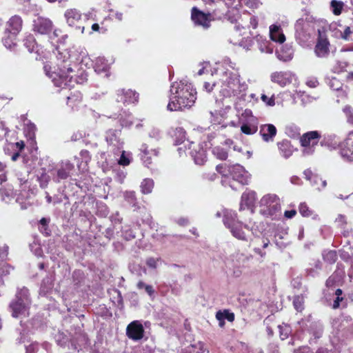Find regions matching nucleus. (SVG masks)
Listing matches in <instances>:
<instances>
[{"mask_svg":"<svg viewBox=\"0 0 353 353\" xmlns=\"http://www.w3.org/2000/svg\"><path fill=\"white\" fill-rule=\"evenodd\" d=\"M216 318L219 321V325H224V320L227 319L228 321L232 322L234 319V314L228 310L219 311L216 314Z\"/></svg>","mask_w":353,"mask_h":353,"instance_id":"28","label":"nucleus"},{"mask_svg":"<svg viewBox=\"0 0 353 353\" xmlns=\"http://www.w3.org/2000/svg\"><path fill=\"white\" fill-rule=\"evenodd\" d=\"M347 66V63L343 61H337L336 65L333 67V71L336 73L343 72Z\"/></svg>","mask_w":353,"mask_h":353,"instance_id":"57","label":"nucleus"},{"mask_svg":"<svg viewBox=\"0 0 353 353\" xmlns=\"http://www.w3.org/2000/svg\"><path fill=\"white\" fill-rule=\"evenodd\" d=\"M85 52L80 47H73L69 50L59 52L57 56V68L52 74L48 70V66H44L46 74L52 78L55 85L64 88L66 86H71L74 79L72 74L78 67V62L85 56Z\"/></svg>","mask_w":353,"mask_h":353,"instance_id":"1","label":"nucleus"},{"mask_svg":"<svg viewBox=\"0 0 353 353\" xmlns=\"http://www.w3.org/2000/svg\"><path fill=\"white\" fill-rule=\"evenodd\" d=\"M124 198L127 202H128L130 204L132 205L133 206L136 205V196L135 192L134 191H126L124 193Z\"/></svg>","mask_w":353,"mask_h":353,"instance_id":"47","label":"nucleus"},{"mask_svg":"<svg viewBox=\"0 0 353 353\" xmlns=\"http://www.w3.org/2000/svg\"><path fill=\"white\" fill-rule=\"evenodd\" d=\"M320 137L317 131H310L300 137L301 145L304 148L303 153L305 155L312 154L314 150L312 148L318 143Z\"/></svg>","mask_w":353,"mask_h":353,"instance_id":"8","label":"nucleus"},{"mask_svg":"<svg viewBox=\"0 0 353 353\" xmlns=\"http://www.w3.org/2000/svg\"><path fill=\"white\" fill-rule=\"evenodd\" d=\"M160 260L161 259L159 258L154 259V258L150 257L146 260V264L149 268L155 269L157 267V263L159 261H160Z\"/></svg>","mask_w":353,"mask_h":353,"instance_id":"60","label":"nucleus"},{"mask_svg":"<svg viewBox=\"0 0 353 353\" xmlns=\"http://www.w3.org/2000/svg\"><path fill=\"white\" fill-rule=\"evenodd\" d=\"M123 236L125 239L130 241L135 238V233L132 230H126L123 232Z\"/></svg>","mask_w":353,"mask_h":353,"instance_id":"64","label":"nucleus"},{"mask_svg":"<svg viewBox=\"0 0 353 353\" xmlns=\"http://www.w3.org/2000/svg\"><path fill=\"white\" fill-rule=\"evenodd\" d=\"M293 78L294 75L290 72H275L270 76L271 81L281 87L291 83Z\"/></svg>","mask_w":353,"mask_h":353,"instance_id":"14","label":"nucleus"},{"mask_svg":"<svg viewBox=\"0 0 353 353\" xmlns=\"http://www.w3.org/2000/svg\"><path fill=\"white\" fill-rule=\"evenodd\" d=\"M212 3H214L216 8L213 10V14L217 18H221L222 16L224 15L227 8L226 5L223 0H217L216 2L214 1L210 0Z\"/></svg>","mask_w":353,"mask_h":353,"instance_id":"27","label":"nucleus"},{"mask_svg":"<svg viewBox=\"0 0 353 353\" xmlns=\"http://www.w3.org/2000/svg\"><path fill=\"white\" fill-rule=\"evenodd\" d=\"M23 26V20L19 15L12 16L6 24V30L11 32L9 36L10 42H8V38L3 39L4 46L8 49H11L16 45V39L17 34L21 32Z\"/></svg>","mask_w":353,"mask_h":353,"instance_id":"6","label":"nucleus"},{"mask_svg":"<svg viewBox=\"0 0 353 353\" xmlns=\"http://www.w3.org/2000/svg\"><path fill=\"white\" fill-rule=\"evenodd\" d=\"M144 329L141 323L138 321L130 323L126 328L128 337L134 341H138L143 338Z\"/></svg>","mask_w":353,"mask_h":353,"instance_id":"12","label":"nucleus"},{"mask_svg":"<svg viewBox=\"0 0 353 353\" xmlns=\"http://www.w3.org/2000/svg\"><path fill=\"white\" fill-rule=\"evenodd\" d=\"M276 54L277 57L280 60L287 61L292 59L293 50L292 49L291 47H285V50H284V47H282L279 51H276Z\"/></svg>","mask_w":353,"mask_h":353,"instance_id":"29","label":"nucleus"},{"mask_svg":"<svg viewBox=\"0 0 353 353\" xmlns=\"http://www.w3.org/2000/svg\"><path fill=\"white\" fill-rule=\"evenodd\" d=\"M242 228L243 223L240 221L236 224V225H232L228 228V229L230 230L232 236L236 239L241 241H247L246 236L245 234V232L243 231Z\"/></svg>","mask_w":353,"mask_h":353,"instance_id":"25","label":"nucleus"},{"mask_svg":"<svg viewBox=\"0 0 353 353\" xmlns=\"http://www.w3.org/2000/svg\"><path fill=\"white\" fill-rule=\"evenodd\" d=\"M191 18L194 24L202 26L204 29H208L210 26V20L208 19V16L195 7L192 10Z\"/></svg>","mask_w":353,"mask_h":353,"instance_id":"16","label":"nucleus"},{"mask_svg":"<svg viewBox=\"0 0 353 353\" xmlns=\"http://www.w3.org/2000/svg\"><path fill=\"white\" fill-rule=\"evenodd\" d=\"M139 93L132 90H119L117 91V101L123 103H133L137 102Z\"/></svg>","mask_w":353,"mask_h":353,"instance_id":"13","label":"nucleus"},{"mask_svg":"<svg viewBox=\"0 0 353 353\" xmlns=\"http://www.w3.org/2000/svg\"><path fill=\"white\" fill-rule=\"evenodd\" d=\"M52 22L41 17H37L33 21V30L41 34H47L52 30Z\"/></svg>","mask_w":353,"mask_h":353,"instance_id":"11","label":"nucleus"},{"mask_svg":"<svg viewBox=\"0 0 353 353\" xmlns=\"http://www.w3.org/2000/svg\"><path fill=\"white\" fill-rule=\"evenodd\" d=\"M257 126L254 123H244L241 127V131L245 134H253L257 131Z\"/></svg>","mask_w":353,"mask_h":353,"instance_id":"38","label":"nucleus"},{"mask_svg":"<svg viewBox=\"0 0 353 353\" xmlns=\"http://www.w3.org/2000/svg\"><path fill=\"white\" fill-rule=\"evenodd\" d=\"M176 145H179L185 140V132L182 128H176L174 130V135Z\"/></svg>","mask_w":353,"mask_h":353,"instance_id":"35","label":"nucleus"},{"mask_svg":"<svg viewBox=\"0 0 353 353\" xmlns=\"http://www.w3.org/2000/svg\"><path fill=\"white\" fill-rule=\"evenodd\" d=\"M330 86L334 90H339L341 88V83L336 79L334 78L330 81Z\"/></svg>","mask_w":353,"mask_h":353,"instance_id":"62","label":"nucleus"},{"mask_svg":"<svg viewBox=\"0 0 353 353\" xmlns=\"http://www.w3.org/2000/svg\"><path fill=\"white\" fill-rule=\"evenodd\" d=\"M344 8V3L341 1L332 0L330 8L334 15L339 16L342 13Z\"/></svg>","mask_w":353,"mask_h":353,"instance_id":"32","label":"nucleus"},{"mask_svg":"<svg viewBox=\"0 0 353 353\" xmlns=\"http://www.w3.org/2000/svg\"><path fill=\"white\" fill-rule=\"evenodd\" d=\"M6 174H7L6 165L2 162H0V181H1V183L6 181V180H7ZM0 185L1 186V184H0Z\"/></svg>","mask_w":353,"mask_h":353,"instance_id":"53","label":"nucleus"},{"mask_svg":"<svg viewBox=\"0 0 353 353\" xmlns=\"http://www.w3.org/2000/svg\"><path fill=\"white\" fill-rule=\"evenodd\" d=\"M94 69L98 74L106 72L109 69V63L104 57H98L95 61Z\"/></svg>","mask_w":353,"mask_h":353,"instance_id":"26","label":"nucleus"},{"mask_svg":"<svg viewBox=\"0 0 353 353\" xmlns=\"http://www.w3.org/2000/svg\"><path fill=\"white\" fill-rule=\"evenodd\" d=\"M140 151L141 152V159L147 167H148L152 163V157H157L159 153V151L156 149L149 150L148 146L146 143L141 145Z\"/></svg>","mask_w":353,"mask_h":353,"instance_id":"21","label":"nucleus"},{"mask_svg":"<svg viewBox=\"0 0 353 353\" xmlns=\"http://www.w3.org/2000/svg\"><path fill=\"white\" fill-rule=\"evenodd\" d=\"M256 201V193L250 191L243 193L241 196V201L240 204V210L245 209V206L250 208L252 206Z\"/></svg>","mask_w":353,"mask_h":353,"instance_id":"23","label":"nucleus"},{"mask_svg":"<svg viewBox=\"0 0 353 353\" xmlns=\"http://www.w3.org/2000/svg\"><path fill=\"white\" fill-rule=\"evenodd\" d=\"M228 172L232 176L233 180L238 181L241 185L248 183L250 174L242 165L239 164L231 165L229 168Z\"/></svg>","mask_w":353,"mask_h":353,"instance_id":"10","label":"nucleus"},{"mask_svg":"<svg viewBox=\"0 0 353 353\" xmlns=\"http://www.w3.org/2000/svg\"><path fill=\"white\" fill-rule=\"evenodd\" d=\"M56 341L57 344L61 347H65L69 342L68 338L63 334H58L56 336Z\"/></svg>","mask_w":353,"mask_h":353,"instance_id":"50","label":"nucleus"},{"mask_svg":"<svg viewBox=\"0 0 353 353\" xmlns=\"http://www.w3.org/2000/svg\"><path fill=\"white\" fill-rule=\"evenodd\" d=\"M191 155L194 158V162L198 165H203L206 161V152L203 148L197 151H192Z\"/></svg>","mask_w":353,"mask_h":353,"instance_id":"31","label":"nucleus"},{"mask_svg":"<svg viewBox=\"0 0 353 353\" xmlns=\"http://www.w3.org/2000/svg\"><path fill=\"white\" fill-rule=\"evenodd\" d=\"M119 152H121V154L120 159L118 161L119 164L121 165H124V166L129 165L130 163V157H128L129 154L127 155L125 152L122 150H121L119 151ZM114 153L117 154V153H119V152H116Z\"/></svg>","mask_w":353,"mask_h":353,"instance_id":"49","label":"nucleus"},{"mask_svg":"<svg viewBox=\"0 0 353 353\" xmlns=\"http://www.w3.org/2000/svg\"><path fill=\"white\" fill-rule=\"evenodd\" d=\"M352 31L351 30L350 27L345 26L343 28V30L341 31L340 37L345 41H352Z\"/></svg>","mask_w":353,"mask_h":353,"instance_id":"46","label":"nucleus"},{"mask_svg":"<svg viewBox=\"0 0 353 353\" xmlns=\"http://www.w3.org/2000/svg\"><path fill=\"white\" fill-rule=\"evenodd\" d=\"M50 181V176L46 173H42L41 176L39 177V181L40 184V187L42 188H46L48 184Z\"/></svg>","mask_w":353,"mask_h":353,"instance_id":"52","label":"nucleus"},{"mask_svg":"<svg viewBox=\"0 0 353 353\" xmlns=\"http://www.w3.org/2000/svg\"><path fill=\"white\" fill-rule=\"evenodd\" d=\"M120 137V130L110 129L106 132L105 140L110 150L113 152H119L123 149V141Z\"/></svg>","mask_w":353,"mask_h":353,"instance_id":"9","label":"nucleus"},{"mask_svg":"<svg viewBox=\"0 0 353 353\" xmlns=\"http://www.w3.org/2000/svg\"><path fill=\"white\" fill-rule=\"evenodd\" d=\"M222 85L220 90L224 97L243 95L248 88L245 82H241L238 70L232 72L228 69L223 71Z\"/></svg>","mask_w":353,"mask_h":353,"instance_id":"3","label":"nucleus"},{"mask_svg":"<svg viewBox=\"0 0 353 353\" xmlns=\"http://www.w3.org/2000/svg\"><path fill=\"white\" fill-rule=\"evenodd\" d=\"M170 101L167 108L177 111L192 107L196 99V92L192 83L185 80L173 83L170 86Z\"/></svg>","mask_w":353,"mask_h":353,"instance_id":"2","label":"nucleus"},{"mask_svg":"<svg viewBox=\"0 0 353 353\" xmlns=\"http://www.w3.org/2000/svg\"><path fill=\"white\" fill-rule=\"evenodd\" d=\"M74 166L72 163H71L68 161H62L59 165V168L57 171V176H54L53 180L59 183L60 180L67 179L71 172L73 170Z\"/></svg>","mask_w":353,"mask_h":353,"instance_id":"17","label":"nucleus"},{"mask_svg":"<svg viewBox=\"0 0 353 353\" xmlns=\"http://www.w3.org/2000/svg\"><path fill=\"white\" fill-rule=\"evenodd\" d=\"M303 303L304 300L303 296H296L294 298L293 305L296 311L301 312L303 310Z\"/></svg>","mask_w":353,"mask_h":353,"instance_id":"45","label":"nucleus"},{"mask_svg":"<svg viewBox=\"0 0 353 353\" xmlns=\"http://www.w3.org/2000/svg\"><path fill=\"white\" fill-rule=\"evenodd\" d=\"M341 156L345 160L353 161V153L348 149H341L340 151Z\"/></svg>","mask_w":353,"mask_h":353,"instance_id":"55","label":"nucleus"},{"mask_svg":"<svg viewBox=\"0 0 353 353\" xmlns=\"http://www.w3.org/2000/svg\"><path fill=\"white\" fill-rule=\"evenodd\" d=\"M203 347L201 343L198 345H193L186 347L183 353H202Z\"/></svg>","mask_w":353,"mask_h":353,"instance_id":"48","label":"nucleus"},{"mask_svg":"<svg viewBox=\"0 0 353 353\" xmlns=\"http://www.w3.org/2000/svg\"><path fill=\"white\" fill-rule=\"evenodd\" d=\"M286 133L288 135L292 138H296L300 137V132L299 130L295 126H288L286 128Z\"/></svg>","mask_w":353,"mask_h":353,"instance_id":"51","label":"nucleus"},{"mask_svg":"<svg viewBox=\"0 0 353 353\" xmlns=\"http://www.w3.org/2000/svg\"><path fill=\"white\" fill-rule=\"evenodd\" d=\"M259 208L261 214L275 219L281 212L279 198L275 194H266L261 198Z\"/></svg>","mask_w":353,"mask_h":353,"instance_id":"5","label":"nucleus"},{"mask_svg":"<svg viewBox=\"0 0 353 353\" xmlns=\"http://www.w3.org/2000/svg\"><path fill=\"white\" fill-rule=\"evenodd\" d=\"M137 288L139 290H145V292L150 296H152L154 294L153 287L150 285H147L143 281H140L137 284Z\"/></svg>","mask_w":353,"mask_h":353,"instance_id":"44","label":"nucleus"},{"mask_svg":"<svg viewBox=\"0 0 353 353\" xmlns=\"http://www.w3.org/2000/svg\"><path fill=\"white\" fill-rule=\"evenodd\" d=\"M23 45L29 52H34L37 48V44L33 36H28L23 40Z\"/></svg>","mask_w":353,"mask_h":353,"instance_id":"36","label":"nucleus"},{"mask_svg":"<svg viewBox=\"0 0 353 353\" xmlns=\"http://www.w3.org/2000/svg\"><path fill=\"white\" fill-rule=\"evenodd\" d=\"M280 154L285 159H288L293 154V148L290 141L283 140L277 143Z\"/></svg>","mask_w":353,"mask_h":353,"instance_id":"24","label":"nucleus"},{"mask_svg":"<svg viewBox=\"0 0 353 353\" xmlns=\"http://www.w3.org/2000/svg\"><path fill=\"white\" fill-rule=\"evenodd\" d=\"M52 287V285L51 282H50V279L46 278L44 279L42 281L41 286V290L43 292H47L48 290L51 289Z\"/></svg>","mask_w":353,"mask_h":353,"instance_id":"58","label":"nucleus"},{"mask_svg":"<svg viewBox=\"0 0 353 353\" xmlns=\"http://www.w3.org/2000/svg\"><path fill=\"white\" fill-rule=\"evenodd\" d=\"M72 277L74 281L77 282V283H80L81 281V279L83 278V273L81 270H75L73 272Z\"/></svg>","mask_w":353,"mask_h":353,"instance_id":"63","label":"nucleus"},{"mask_svg":"<svg viewBox=\"0 0 353 353\" xmlns=\"http://www.w3.org/2000/svg\"><path fill=\"white\" fill-rule=\"evenodd\" d=\"M31 303L28 289L26 287L18 289L15 298L9 304V310L12 316L19 318L28 315Z\"/></svg>","mask_w":353,"mask_h":353,"instance_id":"4","label":"nucleus"},{"mask_svg":"<svg viewBox=\"0 0 353 353\" xmlns=\"http://www.w3.org/2000/svg\"><path fill=\"white\" fill-rule=\"evenodd\" d=\"M341 280V276L337 273L332 274L326 281V286L328 288L335 286Z\"/></svg>","mask_w":353,"mask_h":353,"instance_id":"43","label":"nucleus"},{"mask_svg":"<svg viewBox=\"0 0 353 353\" xmlns=\"http://www.w3.org/2000/svg\"><path fill=\"white\" fill-rule=\"evenodd\" d=\"M143 194H150L154 188V181L151 179H145L140 185Z\"/></svg>","mask_w":353,"mask_h":353,"instance_id":"33","label":"nucleus"},{"mask_svg":"<svg viewBox=\"0 0 353 353\" xmlns=\"http://www.w3.org/2000/svg\"><path fill=\"white\" fill-rule=\"evenodd\" d=\"M213 154L220 160H225L228 158L227 151L221 147H215L212 150Z\"/></svg>","mask_w":353,"mask_h":353,"instance_id":"40","label":"nucleus"},{"mask_svg":"<svg viewBox=\"0 0 353 353\" xmlns=\"http://www.w3.org/2000/svg\"><path fill=\"white\" fill-rule=\"evenodd\" d=\"M343 112L345 114L347 122L353 125V107L346 105L343 108Z\"/></svg>","mask_w":353,"mask_h":353,"instance_id":"41","label":"nucleus"},{"mask_svg":"<svg viewBox=\"0 0 353 353\" xmlns=\"http://www.w3.org/2000/svg\"><path fill=\"white\" fill-rule=\"evenodd\" d=\"M276 128L273 124L261 125L259 134L265 142L272 141L276 134Z\"/></svg>","mask_w":353,"mask_h":353,"instance_id":"19","label":"nucleus"},{"mask_svg":"<svg viewBox=\"0 0 353 353\" xmlns=\"http://www.w3.org/2000/svg\"><path fill=\"white\" fill-rule=\"evenodd\" d=\"M270 37L271 40L279 43L285 41V37L280 25L273 24L270 26Z\"/></svg>","mask_w":353,"mask_h":353,"instance_id":"22","label":"nucleus"},{"mask_svg":"<svg viewBox=\"0 0 353 353\" xmlns=\"http://www.w3.org/2000/svg\"><path fill=\"white\" fill-rule=\"evenodd\" d=\"M322 268V264L321 261H316L314 262L313 267L308 268L306 270L307 275L311 277H315L318 276Z\"/></svg>","mask_w":353,"mask_h":353,"instance_id":"34","label":"nucleus"},{"mask_svg":"<svg viewBox=\"0 0 353 353\" xmlns=\"http://www.w3.org/2000/svg\"><path fill=\"white\" fill-rule=\"evenodd\" d=\"M295 39L301 46H306L311 38L310 26L303 18L299 19L294 25Z\"/></svg>","mask_w":353,"mask_h":353,"instance_id":"7","label":"nucleus"},{"mask_svg":"<svg viewBox=\"0 0 353 353\" xmlns=\"http://www.w3.org/2000/svg\"><path fill=\"white\" fill-rule=\"evenodd\" d=\"M236 348L239 350L240 353H250V347L245 343L239 342L236 345Z\"/></svg>","mask_w":353,"mask_h":353,"instance_id":"61","label":"nucleus"},{"mask_svg":"<svg viewBox=\"0 0 353 353\" xmlns=\"http://www.w3.org/2000/svg\"><path fill=\"white\" fill-rule=\"evenodd\" d=\"M65 17L68 26L75 27L76 28H81L79 24L81 20V14L77 10H67L65 12Z\"/></svg>","mask_w":353,"mask_h":353,"instance_id":"18","label":"nucleus"},{"mask_svg":"<svg viewBox=\"0 0 353 353\" xmlns=\"http://www.w3.org/2000/svg\"><path fill=\"white\" fill-rule=\"evenodd\" d=\"M67 104L72 108L77 106L82 100V94L80 92L76 91L67 97Z\"/></svg>","mask_w":353,"mask_h":353,"instance_id":"30","label":"nucleus"},{"mask_svg":"<svg viewBox=\"0 0 353 353\" xmlns=\"http://www.w3.org/2000/svg\"><path fill=\"white\" fill-rule=\"evenodd\" d=\"M279 330L280 338L281 340L286 339L291 333V328L289 325L283 324L278 326Z\"/></svg>","mask_w":353,"mask_h":353,"instance_id":"42","label":"nucleus"},{"mask_svg":"<svg viewBox=\"0 0 353 353\" xmlns=\"http://www.w3.org/2000/svg\"><path fill=\"white\" fill-rule=\"evenodd\" d=\"M323 258L324 261H327V263H333L337 259V254L336 251L334 250L324 251L323 253Z\"/></svg>","mask_w":353,"mask_h":353,"instance_id":"39","label":"nucleus"},{"mask_svg":"<svg viewBox=\"0 0 353 353\" xmlns=\"http://www.w3.org/2000/svg\"><path fill=\"white\" fill-rule=\"evenodd\" d=\"M259 49L261 52L272 54L274 50V46L269 41L263 40L260 42L259 41Z\"/></svg>","mask_w":353,"mask_h":353,"instance_id":"37","label":"nucleus"},{"mask_svg":"<svg viewBox=\"0 0 353 353\" xmlns=\"http://www.w3.org/2000/svg\"><path fill=\"white\" fill-rule=\"evenodd\" d=\"M330 42L327 38L319 35L314 48V53L319 58L327 57L330 53Z\"/></svg>","mask_w":353,"mask_h":353,"instance_id":"15","label":"nucleus"},{"mask_svg":"<svg viewBox=\"0 0 353 353\" xmlns=\"http://www.w3.org/2000/svg\"><path fill=\"white\" fill-rule=\"evenodd\" d=\"M300 214L303 216H310L312 215V211L305 203H301L299 208Z\"/></svg>","mask_w":353,"mask_h":353,"instance_id":"54","label":"nucleus"},{"mask_svg":"<svg viewBox=\"0 0 353 353\" xmlns=\"http://www.w3.org/2000/svg\"><path fill=\"white\" fill-rule=\"evenodd\" d=\"M261 99L269 106H273L275 104L274 95H272L271 97H268L265 94H262Z\"/></svg>","mask_w":353,"mask_h":353,"instance_id":"59","label":"nucleus"},{"mask_svg":"<svg viewBox=\"0 0 353 353\" xmlns=\"http://www.w3.org/2000/svg\"><path fill=\"white\" fill-rule=\"evenodd\" d=\"M223 224L227 228L232 225H236V224L240 222L237 219V214L231 210H223Z\"/></svg>","mask_w":353,"mask_h":353,"instance_id":"20","label":"nucleus"},{"mask_svg":"<svg viewBox=\"0 0 353 353\" xmlns=\"http://www.w3.org/2000/svg\"><path fill=\"white\" fill-rule=\"evenodd\" d=\"M230 166L226 165V164H219L216 165V171L221 174L223 176H227L229 174L228 170Z\"/></svg>","mask_w":353,"mask_h":353,"instance_id":"56","label":"nucleus"}]
</instances>
